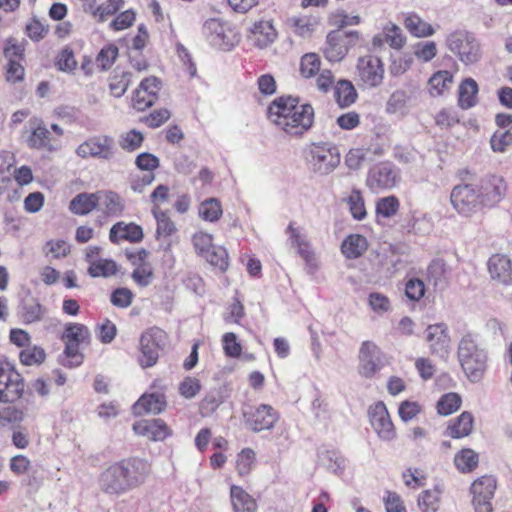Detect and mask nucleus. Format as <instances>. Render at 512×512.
<instances>
[{"instance_id":"nucleus-1","label":"nucleus","mask_w":512,"mask_h":512,"mask_svg":"<svg viewBox=\"0 0 512 512\" xmlns=\"http://www.w3.org/2000/svg\"><path fill=\"white\" fill-rule=\"evenodd\" d=\"M506 184L499 175H487L477 183H461L453 187L450 203L461 216L470 218L484 208L498 204L505 196Z\"/></svg>"},{"instance_id":"nucleus-2","label":"nucleus","mask_w":512,"mask_h":512,"mask_svg":"<svg viewBox=\"0 0 512 512\" xmlns=\"http://www.w3.org/2000/svg\"><path fill=\"white\" fill-rule=\"evenodd\" d=\"M268 119L292 136L305 133L313 124L314 110L309 104H299L292 96H280L268 107Z\"/></svg>"},{"instance_id":"nucleus-3","label":"nucleus","mask_w":512,"mask_h":512,"mask_svg":"<svg viewBox=\"0 0 512 512\" xmlns=\"http://www.w3.org/2000/svg\"><path fill=\"white\" fill-rule=\"evenodd\" d=\"M146 465L140 460L121 462L107 468L100 476V486L109 494H120L141 483Z\"/></svg>"},{"instance_id":"nucleus-4","label":"nucleus","mask_w":512,"mask_h":512,"mask_svg":"<svg viewBox=\"0 0 512 512\" xmlns=\"http://www.w3.org/2000/svg\"><path fill=\"white\" fill-rule=\"evenodd\" d=\"M459 363L471 382H478L487 367L488 353L479 337L474 334L463 336L458 345Z\"/></svg>"},{"instance_id":"nucleus-5","label":"nucleus","mask_w":512,"mask_h":512,"mask_svg":"<svg viewBox=\"0 0 512 512\" xmlns=\"http://www.w3.org/2000/svg\"><path fill=\"white\" fill-rule=\"evenodd\" d=\"M339 149L328 142L312 143L306 150V162L310 171L325 176L340 164Z\"/></svg>"},{"instance_id":"nucleus-6","label":"nucleus","mask_w":512,"mask_h":512,"mask_svg":"<svg viewBox=\"0 0 512 512\" xmlns=\"http://www.w3.org/2000/svg\"><path fill=\"white\" fill-rule=\"evenodd\" d=\"M202 34L212 47L222 51H230L240 42V33L236 28L220 18L207 19Z\"/></svg>"},{"instance_id":"nucleus-7","label":"nucleus","mask_w":512,"mask_h":512,"mask_svg":"<svg viewBox=\"0 0 512 512\" xmlns=\"http://www.w3.org/2000/svg\"><path fill=\"white\" fill-rule=\"evenodd\" d=\"M385 75L383 61L376 55H365L358 59L355 79L363 89H373L382 85Z\"/></svg>"},{"instance_id":"nucleus-8","label":"nucleus","mask_w":512,"mask_h":512,"mask_svg":"<svg viewBox=\"0 0 512 512\" xmlns=\"http://www.w3.org/2000/svg\"><path fill=\"white\" fill-rule=\"evenodd\" d=\"M446 45L466 65L477 62L481 57L480 44L467 31L452 32L446 39Z\"/></svg>"},{"instance_id":"nucleus-9","label":"nucleus","mask_w":512,"mask_h":512,"mask_svg":"<svg viewBox=\"0 0 512 512\" xmlns=\"http://www.w3.org/2000/svg\"><path fill=\"white\" fill-rule=\"evenodd\" d=\"M166 344L167 334L164 330L153 327L145 331L140 338V365L142 367L155 365Z\"/></svg>"},{"instance_id":"nucleus-10","label":"nucleus","mask_w":512,"mask_h":512,"mask_svg":"<svg viewBox=\"0 0 512 512\" xmlns=\"http://www.w3.org/2000/svg\"><path fill=\"white\" fill-rule=\"evenodd\" d=\"M242 414L246 426L255 433L273 429L279 420L278 412L268 404L248 406Z\"/></svg>"},{"instance_id":"nucleus-11","label":"nucleus","mask_w":512,"mask_h":512,"mask_svg":"<svg viewBox=\"0 0 512 512\" xmlns=\"http://www.w3.org/2000/svg\"><path fill=\"white\" fill-rule=\"evenodd\" d=\"M386 364L385 354L370 341L362 343L359 350L358 372L365 378H372Z\"/></svg>"},{"instance_id":"nucleus-12","label":"nucleus","mask_w":512,"mask_h":512,"mask_svg":"<svg viewBox=\"0 0 512 512\" xmlns=\"http://www.w3.org/2000/svg\"><path fill=\"white\" fill-rule=\"evenodd\" d=\"M368 416L373 430L382 441L390 442L396 438V428L384 402L371 405Z\"/></svg>"},{"instance_id":"nucleus-13","label":"nucleus","mask_w":512,"mask_h":512,"mask_svg":"<svg viewBox=\"0 0 512 512\" xmlns=\"http://www.w3.org/2000/svg\"><path fill=\"white\" fill-rule=\"evenodd\" d=\"M496 488L497 481L490 475L482 476L471 484L472 503L476 512H492L491 499Z\"/></svg>"},{"instance_id":"nucleus-14","label":"nucleus","mask_w":512,"mask_h":512,"mask_svg":"<svg viewBox=\"0 0 512 512\" xmlns=\"http://www.w3.org/2000/svg\"><path fill=\"white\" fill-rule=\"evenodd\" d=\"M359 38L357 31L343 33L333 31L328 34L324 54L331 62L341 61L349 51V47Z\"/></svg>"},{"instance_id":"nucleus-15","label":"nucleus","mask_w":512,"mask_h":512,"mask_svg":"<svg viewBox=\"0 0 512 512\" xmlns=\"http://www.w3.org/2000/svg\"><path fill=\"white\" fill-rule=\"evenodd\" d=\"M24 381L12 367H0V402L12 403L24 392Z\"/></svg>"},{"instance_id":"nucleus-16","label":"nucleus","mask_w":512,"mask_h":512,"mask_svg":"<svg viewBox=\"0 0 512 512\" xmlns=\"http://www.w3.org/2000/svg\"><path fill=\"white\" fill-rule=\"evenodd\" d=\"M76 154L81 158L110 160L114 156V141L108 136L91 137L77 147Z\"/></svg>"},{"instance_id":"nucleus-17","label":"nucleus","mask_w":512,"mask_h":512,"mask_svg":"<svg viewBox=\"0 0 512 512\" xmlns=\"http://www.w3.org/2000/svg\"><path fill=\"white\" fill-rule=\"evenodd\" d=\"M398 171L387 163H382L370 170L367 177L368 187L374 191L392 189L399 182Z\"/></svg>"},{"instance_id":"nucleus-18","label":"nucleus","mask_w":512,"mask_h":512,"mask_svg":"<svg viewBox=\"0 0 512 512\" xmlns=\"http://www.w3.org/2000/svg\"><path fill=\"white\" fill-rule=\"evenodd\" d=\"M79 1L82 10L97 23L106 22L112 15L124 8V0H107L100 4L97 0Z\"/></svg>"},{"instance_id":"nucleus-19","label":"nucleus","mask_w":512,"mask_h":512,"mask_svg":"<svg viewBox=\"0 0 512 512\" xmlns=\"http://www.w3.org/2000/svg\"><path fill=\"white\" fill-rule=\"evenodd\" d=\"M161 89V81L156 77H149L141 81L136 89L132 102L138 111H144L152 106L158 98Z\"/></svg>"},{"instance_id":"nucleus-20","label":"nucleus","mask_w":512,"mask_h":512,"mask_svg":"<svg viewBox=\"0 0 512 512\" xmlns=\"http://www.w3.org/2000/svg\"><path fill=\"white\" fill-rule=\"evenodd\" d=\"M426 341L431 353L445 357L450 349V337L447 326L443 323L429 325L426 329Z\"/></svg>"},{"instance_id":"nucleus-21","label":"nucleus","mask_w":512,"mask_h":512,"mask_svg":"<svg viewBox=\"0 0 512 512\" xmlns=\"http://www.w3.org/2000/svg\"><path fill=\"white\" fill-rule=\"evenodd\" d=\"M96 204V210L106 217H119L125 210L124 199L111 190L97 191Z\"/></svg>"},{"instance_id":"nucleus-22","label":"nucleus","mask_w":512,"mask_h":512,"mask_svg":"<svg viewBox=\"0 0 512 512\" xmlns=\"http://www.w3.org/2000/svg\"><path fill=\"white\" fill-rule=\"evenodd\" d=\"M133 430L152 441H163L171 435V429L162 419L138 421L133 425Z\"/></svg>"},{"instance_id":"nucleus-23","label":"nucleus","mask_w":512,"mask_h":512,"mask_svg":"<svg viewBox=\"0 0 512 512\" xmlns=\"http://www.w3.org/2000/svg\"><path fill=\"white\" fill-rule=\"evenodd\" d=\"M488 272L492 280L502 285L512 284V262L504 255H493L488 260Z\"/></svg>"},{"instance_id":"nucleus-24","label":"nucleus","mask_w":512,"mask_h":512,"mask_svg":"<svg viewBox=\"0 0 512 512\" xmlns=\"http://www.w3.org/2000/svg\"><path fill=\"white\" fill-rule=\"evenodd\" d=\"M142 239L143 229L133 222H117L111 227L109 232V240L114 244H118L123 240L137 243Z\"/></svg>"},{"instance_id":"nucleus-25","label":"nucleus","mask_w":512,"mask_h":512,"mask_svg":"<svg viewBox=\"0 0 512 512\" xmlns=\"http://www.w3.org/2000/svg\"><path fill=\"white\" fill-rule=\"evenodd\" d=\"M31 133L27 137L28 147L37 150L54 151L56 147L51 142L50 132L41 120L35 119L30 122Z\"/></svg>"},{"instance_id":"nucleus-26","label":"nucleus","mask_w":512,"mask_h":512,"mask_svg":"<svg viewBox=\"0 0 512 512\" xmlns=\"http://www.w3.org/2000/svg\"><path fill=\"white\" fill-rule=\"evenodd\" d=\"M287 232L290 233L289 240L294 248H297L298 254L304 259L306 264L312 269L318 267V258L311 248V245L306 240V237L302 235L293 224L290 223Z\"/></svg>"},{"instance_id":"nucleus-27","label":"nucleus","mask_w":512,"mask_h":512,"mask_svg":"<svg viewBox=\"0 0 512 512\" xmlns=\"http://www.w3.org/2000/svg\"><path fill=\"white\" fill-rule=\"evenodd\" d=\"M277 38V32L271 21H258L251 29L250 39L259 49L268 48Z\"/></svg>"},{"instance_id":"nucleus-28","label":"nucleus","mask_w":512,"mask_h":512,"mask_svg":"<svg viewBox=\"0 0 512 512\" xmlns=\"http://www.w3.org/2000/svg\"><path fill=\"white\" fill-rule=\"evenodd\" d=\"M406 30L416 38H427L435 34L433 26L415 13H409L403 21Z\"/></svg>"},{"instance_id":"nucleus-29","label":"nucleus","mask_w":512,"mask_h":512,"mask_svg":"<svg viewBox=\"0 0 512 512\" xmlns=\"http://www.w3.org/2000/svg\"><path fill=\"white\" fill-rule=\"evenodd\" d=\"M411 93L404 89L395 90L388 98L385 111L388 114H401L408 113L411 104Z\"/></svg>"},{"instance_id":"nucleus-30","label":"nucleus","mask_w":512,"mask_h":512,"mask_svg":"<svg viewBox=\"0 0 512 512\" xmlns=\"http://www.w3.org/2000/svg\"><path fill=\"white\" fill-rule=\"evenodd\" d=\"M368 249L367 239L360 234L348 235L341 244V252L347 259H357Z\"/></svg>"},{"instance_id":"nucleus-31","label":"nucleus","mask_w":512,"mask_h":512,"mask_svg":"<svg viewBox=\"0 0 512 512\" xmlns=\"http://www.w3.org/2000/svg\"><path fill=\"white\" fill-rule=\"evenodd\" d=\"M166 401L163 395H143L133 406L134 413L142 415L145 413L158 414L164 410Z\"/></svg>"},{"instance_id":"nucleus-32","label":"nucleus","mask_w":512,"mask_h":512,"mask_svg":"<svg viewBox=\"0 0 512 512\" xmlns=\"http://www.w3.org/2000/svg\"><path fill=\"white\" fill-rule=\"evenodd\" d=\"M230 499L234 512H255L256 501L240 486L232 485Z\"/></svg>"},{"instance_id":"nucleus-33","label":"nucleus","mask_w":512,"mask_h":512,"mask_svg":"<svg viewBox=\"0 0 512 512\" xmlns=\"http://www.w3.org/2000/svg\"><path fill=\"white\" fill-rule=\"evenodd\" d=\"M287 24L293 32L301 37H309L317 28L319 20L313 15L292 16Z\"/></svg>"},{"instance_id":"nucleus-34","label":"nucleus","mask_w":512,"mask_h":512,"mask_svg":"<svg viewBox=\"0 0 512 512\" xmlns=\"http://www.w3.org/2000/svg\"><path fill=\"white\" fill-rule=\"evenodd\" d=\"M453 84V75L447 70L435 72L428 80V90L431 96L443 95L450 90Z\"/></svg>"},{"instance_id":"nucleus-35","label":"nucleus","mask_w":512,"mask_h":512,"mask_svg":"<svg viewBox=\"0 0 512 512\" xmlns=\"http://www.w3.org/2000/svg\"><path fill=\"white\" fill-rule=\"evenodd\" d=\"M458 93V103L462 109H469L477 104L478 85L474 79H464L459 86Z\"/></svg>"},{"instance_id":"nucleus-36","label":"nucleus","mask_w":512,"mask_h":512,"mask_svg":"<svg viewBox=\"0 0 512 512\" xmlns=\"http://www.w3.org/2000/svg\"><path fill=\"white\" fill-rule=\"evenodd\" d=\"M97 191L94 193H80L75 196L69 205L72 213L77 215H86L92 210H96Z\"/></svg>"},{"instance_id":"nucleus-37","label":"nucleus","mask_w":512,"mask_h":512,"mask_svg":"<svg viewBox=\"0 0 512 512\" xmlns=\"http://www.w3.org/2000/svg\"><path fill=\"white\" fill-rule=\"evenodd\" d=\"M473 429V417L469 412H463L447 428V434L452 438L468 436Z\"/></svg>"},{"instance_id":"nucleus-38","label":"nucleus","mask_w":512,"mask_h":512,"mask_svg":"<svg viewBox=\"0 0 512 512\" xmlns=\"http://www.w3.org/2000/svg\"><path fill=\"white\" fill-rule=\"evenodd\" d=\"M335 97L341 107L350 106L357 99V92L353 84L348 80H340L335 87Z\"/></svg>"},{"instance_id":"nucleus-39","label":"nucleus","mask_w":512,"mask_h":512,"mask_svg":"<svg viewBox=\"0 0 512 512\" xmlns=\"http://www.w3.org/2000/svg\"><path fill=\"white\" fill-rule=\"evenodd\" d=\"M454 463L459 471L471 472L478 466L479 456L472 449H462L455 455Z\"/></svg>"},{"instance_id":"nucleus-40","label":"nucleus","mask_w":512,"mask_h":512,"mask_svg":"<svg viewBox=\"0 0 512 512\" xmlns=\"http://www.w3.org/2000/svg\"><path fill=\"white\" fill-rule=\"evenodd\" d=\"M383 32L386 43L393 49L400 50L406 44V36L401 28L393 22H387L383 25Z\"/></svg>"},{"instance_id":"nucleus-41","label":"nucleus","mask_w":512,"mask_h":512,"mask_svg":"<svg viewBox=\"0 0 512 512\" xmlns=\"http://www.w3.org/2000/svg\"><path fill=\"white\" fill-rule=\"evenodd\" d=\"M118 267L113 260L109 259H97L91 261L88 267V274L93 277H110L117 273Z\"/></svg>"},{"instance_id":"nucleus-42","label":"nucleus","mask_w":512,"mask_h":512,"mask_svg":"<svg viewBox=\"0 0 512 512\" xmlns=\"http://www.w3.org/2000/svg\"><path fill=\"white\" fill-rule=\"evenodd\" d=\"M441 492L434 488L422 492L418 497V507L422 512H437L440 507Z\"/></svg>"},{"instance_id":"nucleus-43","label":"nucleus","mask_w":512,"mask_h":512,"mask_svg":"<svg viewBox=\"0 0 512 512\" xmlns=\"http://www.w3.org/2000/svg\"><path fill=\"white\" fill-rule=\"evenodd\" d=\"M490 147L495 153H505L512 147V130H496L490 138Z\"/></svg>"},{"instance_id":"nucleus-44","label":"nucleus","mask_w":512,"mask_h":512,"mask_svg":"<svg viewBox=\"0 0 512 512\" xmlns=\"http://www.w3.org/2000/svg\"><path fill=\"white\" fill-rule=\"evenodd\" d=\"M412 52L419 61L427 63L436 57L438 49L434 41H419L412 45Z\"/></svg>"},{"instance_id":"nucleus-45","label":"nucleus","mask_w":512,"mask_h":512,"mask_svg":"<svg viewBox=\"0 0 512 512\" xmlns=\"http://www.w3.org/2000/svg\"><path fill=\"white\" fill-rule=\"evenodd\" d=\"M119 54L118 47L114 44L104 46L98 53L95 63L101 70H109Z\"/></svg>"},{"instance_id":"nucleus-46","label":"nucleus","mask_w":512,"mask_h":512,"mask_svg":"<svg viewBox=\"0 0 512 512\" xmlns=\"http://www.w3.org/2000/svg\"><path fill=\"white\" fill-rule=\"evenodd\" d=\"M46 308L37 300H31L22 307L21 316L25 323H34L43 319Z\"/></svg>"},{"instance_id":"nucleus-47","label":"nucleus","mask_w":512,"mask_h":512,"mask_svg":"<svg viewBox=\"0 0 512 512\" xmlns=\"http://www.w3.org/2000/svg\"><path fill=\"white\" fill-rule=\"evenodd\" d=\"M199 215L206 221H217L222 215V207L220 202L215 198L205 200L199 206Z\"/></svg>"},{"instance_id":"nucleus-48","label":"nucleus","mask_w":512,"mask_h":512,"mask_svg":"<svg viewBox=\"0 0 512 512\" xmlns=\"http://www.w3.org/2000/svg\"><path fill=\"white\" fill-rule=\"evenodd\" d=\"M152 213L157 221L156 233L158 237L166 238L176 231L174 222L171 221L164 211L161 209H152Z\"/></svg>"},{"instance_id":"nucleus-49","label":"nucleus","mask_w":512,"mask_h":512,"mask_svg":"<svg viewBox=\"0 0 512 512\" xmlns=\"http://www.w3.org/2000/svg\"><path fill=\"white\" fill-rule=\"evenodd\" d=\"M131 83V73L122 72L110 78L109 89L113 96L119 98L125 94Z\"/></svg>"},{"instance_id":"nucleus-50","label":"nucleus","mask_w":512,"mask_h":512,"mask_svg":"<svg viewBox=\"0 0 512 512\" xmlns=\"http://www.w3.org/2000/svg\"><path fill=\"white\" fill-rule=\"evenodd\" d=\"M133 264L136 265L131 275L134 282L142 287L148 286L154 277L151 265L149 263H137L136 260L133 261Z\"/></svg>"},{"instance_id":"nucleus-51","label":"nucleus","mask_w":512,"mask_h":512,"mask_svg":"<svg viewBox=\"0 0 512 512\" xmlns=\"http://www.w3.org/2000/svg\"><path fill=\"white\" fill-rule=\"evenodd\" d=\"M461 405V398L456 393H448L443 395L438 403L437 410L438 413L447 416L457 411Z\"/></svg>"},{"instance_id":"nucleus-52","label":"nucleus","mask_w":512,"mask_h":512,"mask_svg":"<svg viewBox=\"0 0 512 512\" xmlns=\"http://www.w3.org/2000/svg\"><path fill=\"white\" fill-rule=\"evenodd\" d=\"M255 463V452L251 448H244L237 456L236 469L239 475H248Z\"/></svg>"},{"instance_id":"nucleus-53","label":"nucleus","mask_w":512,"mask_h":512,"mask_svg":"<svg viewBox=\"0 0 512 512\" xmlns=\"http://www.w3.org/2000/svg\"><path fill=\"white\" fill-rule=\"evenodd\" d=\"M211 265L218 267L224 271L228 267V255L225 248L221 246H213V248L203 257Z\"/></svg>"},{"instance_id":"nucleus-54","label":"nucleus","mask_w":512,"mask_h":512,"mask_svg":"<svg viewBox=\"0 0 512 512\" xmlns=\"http://www.w3.org/2000/svg\"><path fill=\"white\" fill-rule=\"evenodd\" d=\"M320 58L315 53H307L301 58L300 70L304 77H312L320 70Z\"/></svg>"},{"instance_id":"nucleus-55","label":"nucleus","mask_w":512,"mask_h":512,"mask_svg":"<svg viewBox=\"0 0 512 512\" xmlns=\"http://www.w3.org/2000/svg\"><path fill=\"white\" fill-rule=\"evenodd\" d=\"M143 139L142 133L133 129L121 135L119 145L124 150L134 151L141 146Z\"/></svg>"},{"instance_id":"nucleus-56","label":"nucleus","mask_w":512,"mask_h":512,"mask_svg":"<svg viewBox=\"0 0 512 512\" xmlns=\"http://www.w3.org/2000/svg\"><path fill=\"white\" fill-rule=\"evenodd\" d=\"M136 19V13L132 9H127L119 13L109 24V28L114 31H122L133 25Z\"/></svg>"},{"instance_id":"nucleus-57","label":"nucleus","mask_w":512,"mask_h":512,"mask_svg":"<svg viewBox=\"0 0 512 512\" xmlns=\"http://www.w3.org/2000/svg\"><path fill=\"white\" fill-rule=\"evenodd\" d=\"M398 209L399 201L395 196L381 198L376 205L377 214L385 218L395 215Z\"/></svg>"},{"instance_id":"nucleus-58","label":"nucleus","mask_w":512,"mask_h":512,"mask_svg":"<svg viewBox=\"0 0 512 512\" xmlns=\"http://www.w3.org/2000/svg\"><path fill=\"white\" fill-rule=\"evenodd\" d=\"M192 243L195 251L202 257L213 248L212 235L199 231L192 237Z\"/></svg>"},{"instance_id":"nucleus-59","label":"nucleus","mask_w":512,"mask_h":512,"mask_svg":"<svg viewBox=\"0 0 512 512\" xmlns=\"http://www.w3.org/2000/svg\"><path fill=\"white\" fill-rule=\"evenodd\" d=\"M44 251L53 259L65 257L70 252V246L64 240H50L46 243Z\"/></svg>"},{"instance_id":"nucleus-60","label":"nucleus","mask_w":512,"mask_h":512,"mask_svg":"<svg viewBox=\"0 0 512 512\" xmlns=\"http://www.w3.org/2000/svg\"><path fill=\"white\" fill-rule=\"evenodd\" d=\"M45 359V352L37 346L27 347L20 353V360L24 365L31 366L40 364Z\"/></svg>"},{"instance_id":"nucleus-61","label":"nucleus","mask_w":512,"mask_h":512,"mask_svg":"<svg viewBox=\"0 0 512 512\" xmlns=\"http://www.w3.org/2000/svg\"><path fill=\"white\" fill-rule=\"evenodd\" d=\"M348 204L352 216L357 220H362L366 216L364 200L360 191L354 190L348 197Z\"/></svg>"},{"instance_id":"nucleus-62","label":"nucleus","mask_w":512,"mask_h":512,"mask_svg":"<svg viewBox=\"0 0 512 512\" xmlns=\"http://www.w3.org/2000/svg\"><path fill=\"white\" fill-rule=\"evenodd\" d=\"M445 276V264L440 260H434L427 268V279L434 287L443 283Z\"/></svg>"},{"instance_id":"nucleus-63","label":"nucleus","mask_w":512,"mask_h":512,"mask_svg":"<svg viewBox=\"0 0 512 512\" xmlns=\"http://www.w3.org/2000/svg\"><path fill=\"white\" fill-rule=\"evenodd\" d=\"M369 149L352 148L345 157V163L350 169H359L367 158Z\"/></svg>"},{"instance_id":"nucleus-64","label":"nucleus","mask_w":512,"mask_h":512,"mask_svg":"<svg viewBox=\"0 0 512 512\" xmlns=\"http://www.w3.org/2000/svg\"><path fill=\"white\" fill-rule=\"evenodd\" d=\"M57 66L61 71L72 72L77 67V61L71 48L65 47L58 55Z\"/></svg>"}]
</instances>
